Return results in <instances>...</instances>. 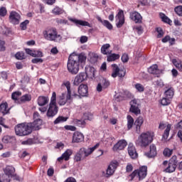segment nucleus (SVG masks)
Instances as JSON below:
<instances>
[{"mask_svg":"<svg viewBox=\"0 0 182 182\" xmlns=\"http://www.w3.org/2000/svg\"><path fill=\"white\" fill-rule=\"evenodd\" d=\"M86 63V55L83 53L79 55H70L68 58L67 68L68 72L72 75H77L79 73V67L83 66Z\"/></svg>","mask_w":182,"mask_h":182,"instance_id":"f257e3e1","label":"nucleus"},{"mask_svg":"<svg viewBox=\"0 0 182 182\" xmlns=\"http://www.w3.org/2000/svg\"><path fill=\"white\" fill-rule=\"evenodd\" d=\"M41 124V121L36 124H31L30 122H23L18 124L15 127V133L16 136H28L32 132H36Z\"/></svg>","mask_w":182,"mask_h":182,"instance_id":"f03ea898","label":"nucleus"},{"mask_svg":"<svg viewBox=\"0 0 182 182\" xmlns=\"http://www.w3.org/2000/svg\"><path fill=\"white\" fill-rule=\"evenodd\" d=\"M154 140V132H146L141 133L136 141V146L142 149L149 146Z\"/></svg>","mask_w":182,"mask_h":182,"instance_id":"7ed1b4c3","label":"nucleus"},{"mask_svg":"<svg viewBox=\"0 0 182 182\" xmlns=\"http://www.w3.org/2000/svg\"><path fill=\"white\" fill-rule=\"evenodd\" d=\"M43 35L46 41L51 42H60L62 41V36L58 33L55 28H47L43 32Z\"/></svg>","mask_w":182,"mask_h":182,"instance_id":"20e7f679","label":"nucleus"},{"mask_svg":"<svg viewBox=\"0 0 182 182\" xmlns=\"http://www.w3.org/2000/svg\"><path fill=\"white\" fill-rule=\"evenodd\" d=\"M64 85L67 88V92H63L60 96H58V105H60V106H65L68 102H70V100H72L70 82L68 81L64 83Z\"/></svg>","mask_w":182,"mask_h":182,"instance_id":"39448f33","label":"nucleus"},{"mask_svg":"<svg viewBox=\"0 0 182 182\" xmlns=\"http://www.w3.org/2000/svg\"><path fill=\"white\" fill-rule=\"evenodd\" d=\"M131 181L134 180V177H138L139 181L144 180L147 177V166H142L139 169L134 170L130 175Z\"/></svg>","mask_w":182,"mask_h":182,"instance_id":"423d86ee","label":"nucleus"},{"mask_svg":"<svg viewBox=\"0 0 182 182\" xmlns=\"http://www.w3.org/2000/svg\"><path fill=\"white\" fill-rule=\"evenodd\" d=\"M117 166H119V163L117 162V161H112L108 166L106 170V173L105 171H102V176L104 177H106L107 178H109V177L114 174V171H116Z\"/></svg>","mask_w":182,"mask_h":182,"instance_id":"0eeeda50","label":"nucleus"},{"mask_svg":"<svg viewBox=\"0 0 182 182\" xmlns=\"http://www.w3.org/2000/svg\"><path fill=\"white\" fill-rule=\"evenodd\" d=\"M129 105L131 106L129 108V112H131V113H134V114H136V116L141 114V111L140 110V104L137 100H132L129 102Z\"/></svg>","mask_w":182,"mask_h":182,"instance_id":"6e6552de","label":"nucleus"},{"mask_svg":"<svg viewBox=\"0 0 182 182\" xmlns=\"http://www.w3.org/2000/svg\"><path fill=\"white\" fill-rule=\"evenodd\" d=\"M112 77H117V76H119V77H124V76H126V71L120 70L117 64H112Z\"/></svg>","mask_w":182,"mask_h":182,"instance_id":"1a4fd4ad","label":"nucleus"},{"mask_svg":"<svg viewBox=\"0 0 182 182\" xmlns=\"http://www.w3.org/2000/svg\"><path fill=\"white\" fill-rule=\"evenodd\" d=\"M59 112V107L56 105H49L48 109L46 112V116L48 119H53Z\"/></svg>","mask_w":182,"mask_h":182,"instance_id":"9d476101","label":"nucleus"},{"mask_svg":"<svg viewBox=\"0 0 182 182\" xmlns=\"http://www.w3.org/2000/svg\"><path fill=\"white\" fill-rule=\"evenodd\" d=\"M9 20L10 23L13 25H19V22L21 21V14L16 11H11L9 16Z\"/></svg>","mask_w":182,"mask_h":182,"instance_id":"9b49d317","label":"nucleus"},{"mask_svg":"<svg viewBox=\"0 0 182 182\" xmlns=\"http://www.w3.org/2000/svg\"><path fill=\"white\" fill-rule=\"evenodd\" d=\"M4 173L8 178L4 179L3 182H11V179L9 178L14 177V176H15V168H14V166H8L6 167ZM0 182L2 181L0 180Z\"/></svg>","mask_w":182,"mask_h":182,"instance_id":"f8f14e48","label":"nucleus"},{"mask_svg":"<svg viewBox=\"0 0 182 182\" xmlns=\"http://www.w3.org/2000/svg\"><path fill=\"white\" fill-rule=\"evenodd\" d=\"M87 80V75L85 73H80L74 79L73 85L75 86H79L80 83Z\"/></svg>","mask_w":182,"mask_h":182,"instance_id":"ddd939ff","label":"nucleus"},{"mask_svg":"<svg viewBox=\"0 0 182 182\" xmlns=\"http://www.w3.org/2000/svg\"><path fill=\"white\" fill-rule=\"evenodd\" d=\"M145 156L148 157V159H154V157L157 156V147H156L154 144L149 146V151L145 153Z\"/></svg>","mask_w":182,"mask_h":182,"instance_id":"4468645a","label":"nucleus"},{"mask_svg":"<svg viewBox=\"0 0 182 182\" xmlns=\"http://www.w3.org/2000/svg\"><path fill=\"white\" fill-rule=\"evenodd\" d=\"M72 154H73V150L68 149L61 155V156L58 158V161L60 163H62L63 160H65V161H69Z\"/></svg>","mask_w":182,"mask_h":182,"instance_id":"2eb2a0df","label":"nucleus"},{"mask_svg":"<svg viewBox=\"0 0 182 182\" xmlns=\"http://www.w3.org/2000/svg\"><path fill=\"white\" fill-rule=\"evenodd\" d=\"M149 73L151 75H156V77H160V75L163 73V70L159 69V65L157 64L152 65L149 69H148Z\"/></svg>","mask_w":182,"mask_h":182,"instance_id":"dca6fc26","label":"nucleus"},{"mask_svg":"<svg viewBox=\"0 0 182 182\" xmlns=\"http://www.w3.org/2000/svg\"><path fill=\"white\" fill-rule=\"evenodd\" d=\"M85 140V136L82 132H75L73 135L72 143H82Z\"/></svg>","mask_w":182,"mask_h":182,"instance_id":"f3484780","label":"nucleus"},{"mask_svg":"<svg viewBox=\"0 0 182 182\" xmlns=\"http://www.w3.org/2000/svg\"><path fill=\"white\" fill-rule=\"evenodd\" d=\"M128 154L131 159L134 160L139 157V154H137V151L136 150V146L132 144H129L128 146Z\"/></svg>","mask_w":182,"mask_h":182,"instance_id":"a211bd4d","label":"nucleus"},{"mask_svg":"<svg viewBox=\"0 0 182 182\" xmlns=\"http://www.w3.org/2000/svg\"><path fill=\"white\" fill-rule=\"evenodd\" d=\"M129 18L132 21H134L135 23H141V21L143 19L141 15L137 11L131 12L129 14Z\"/></svg>","mask_w":182,"mask_h":182,"instance_id":"6ab92c4d","label":"nucleus"},{"mask_svg":"<svg viewBox=\"0 0 182 182\" xmlns=\"http://www.w3.org/2000/svg\"><path fill=\"white\" fill-rule=\"evenodd\" d=\"M116 18L119 20L118 23H116L117 28H122L124 25V13L123 10L119 11Z\"/></svg>","mask_w":182,"mask_h":182,"instance_id":"aec40b11","label":"nucleus"},{"mask_svg":"<svg viewBox=\"0 0 182 182\" xmlns=\"http://www.w3.org/2000/svg\"><path fill=\"white\" fill-rule=\"evenodd\" d=\"M127 146V141L122 139L119 140L116 144L114 145L112 150L113 151H119V150H124V149Z\"/></svg>","mask_w":182,"mask_h":182,"instance_id":"412c9836","label":"nucleus"},{"mask_svg":"<svg viewBox=\"0 0 182 182\" xmlns=\"http://www.w3.org/2000/svg\"><path fill=\"white\" fill-rule=\"evenodd\" d=\"M78 93L80 96H82V97L87 96L89 93V87H87V85L81 84L78 87Z\"/></svg>","mask_w":182,"mask_h":182,"instance_id":"4be33fe9","label":"nucleus"},{"mask_svg":"<svg viewBox=\"0 0 182 182\" xmlns=\"http://www.w3.org/2000/svg\"><path fill=\"white\" fill-rule=\"evenodd\" d=\"M69 21L73 23H75L77 26L80 25L81 26H88L89 28L91 27L90 23L86 21L77 20L76 18H69Z\"/></svg>","mask_w":182,"mask_h":182,"instance_id":"5701e85b","label":"nucleus"},{"mask_svg":"<svg viewBox=\"0 0 182 182\" xmlns=\"http://www.w3.org/2000/svg\"><path fill=\"white\" fill-rule=\"evenodd\" d=\"M1 141L4 144H12L16 141V138L14 136L4 135L2 137Z\"/></svg>","mask_w":182,"mask_h":182,"instance_id":"b1692460","label":"nucleus"},{"mask_svg":"<svg viewBox=\"0 0 182 182\" xmlns=\"http://www.w3.org/2000/svg\"><path fill=\"white\" fill-rule=\"evenodd\" d=\"M144 122V119H143L142 117H139L135 120L134 124L136 126V132L138 134H140L141 126Z\"/></svg>","mask_w":182,"mask_h":182,"instance_id":"393cba45","label":"nucleus"},{"mask_svg":"<svg viewBox=\"0 0 182 182\" xmlns=\"http://www.w3.org/2000/svg\"><path fill=\"white\" fill-rule=\"evenodd\" d=\"M85 73L87 75V77H90L91 79H93V77H95V68L87 65L85 67Z\"/></svg>","mask_w":182,"mask_h":182,"instance_id":"a878e982","label":"nucleus"},{"mask_svg":"<svg viewBox=\"0 0 182 182\" xmlns=\"http://www.w3.org/2000/svg\"><path fill=\"white\" fill-rule=\"evenodd\" d=\"M38 106H46L49 103V97L46 96H39L37 100Z\"/></svg>","mask_w":182,"mask_h":182,"instance_id":"bb28decb","label":"nucleus"},{"mask_svg":"<svg viewBox=\"0 0 182 182\" xmlns=\"http://www.w3.org/2000/svg\"><path fill=\"white\" fill-rule=\"evenodd\" d=\"M39 117H40L39 112H35L33 113L34 122H30L33 124H38V123H39V121H40L41 122H40V124L38 125V130H39L41 129V126H42V123H43L42 119H41Z\"/></svg>","mask_w":182,"mask_h":182,"instance_id":"cd10ccee","label":"nucleus"},{"mask_svg":"<svg viewBox=\"0 0 182 182\" xmlns=\"http://www.w3.org/2000/svg\"><path fill=\"white\" fill-rule=\"evenodd\" d=\"M0 113L5 116L9 113V108H8V102H2L0 104Z\"/></svg>","mask_w":182,"mask_h":182,"instance_id":"c85d7f7f","label":"nucleus"},{"mask_svg":"<svg viewBox=\"0 0 182 182\" xmlns=\"http://www.w3.org/2000/svg\"><path fill=\"white\" fill-rule=\"evenodd\" d=\"M97 19L99 22H100L103 25V26H105L107 29H109V31H112V29H113V25H112V23L109 22V21L102 20V18L99 16L97 18Z\"/></svg>","mask_w":182,"mask_h":182,"instance_id":"c756f323","label":"nucleus"},{"mask_svg":"<svg viewBox=\"0 0 182 182\" xmlns=\"http://www.w3.org/2000/svg\"><path fill=\"white\" fill-rule=\"evenodd\" d=\"M109 48H110V44H109V43L104 44L101 47L102 54V55H110L112 53V50H109Z\"/></svg>","mask_w":182,"mask_h":182,"instance_id":"7c9ffc66","label":"nucleus"},{"mask_svg":"<svg viewBox=\"0 0 182 182\" xmlns=\"http://www.w3.org/2000/svg\"><path fill=\"white\" fill-rule=\"evenodd\" d=\"M165 97H167V99H173V97L174 96V88L173 87H171L167 89V90L164 92Z\"/></svg>","mask_w":182,"mask_h":182,"instance_id":"2f4dec72","label":"nucleus"},{"mask_svg":"<svg viewBox=\"0 0 182 182\" xmlns=\"http://www.w3.org/2000/svg\"><path fill=\"white\" fill-rule=\"evenodd\" d=\"M107 58V62H114V60H117V59H120V55L116 53H110Z\"/></svg>","mask_w":182,"mask_h":182,"instance_id":"473e14b6","label":"nucleus"},{"mask_svg":"<svg viewBox=\"0 0 182 182\" xmlns=\"http://www.w3.org/2000/svg\"><path fill=\"white\" fill-rule=\"evenodd\" d=\"M170 130H171V124H168L162 136L164 140H167V139H168V136H170Z\"/></svg>","mask_w":182,"mask_h":182,"instance_id":"72a5a7b5","label":"nucleus"},{"mask_svg":"<svg viewBox=\"0 0 182 182\" xmlns=\"http://www.w3.org/2000/svg\"><path fill=\"white\" fill-rule=\"evenodd\" d=\"M68 119H69L68 117L59 116L55 119L53 123L54 124H59V123H65V122L68 121Z\"/></svg>","mask_w":182,"mask_h":182,"instance_id":"f704fd0d","label":"nucleus"},{"mask_svg":"<svg viewBox=\"0 0 182 182\" xmlns=\"http://www.w3.org/2000/svg\"><path fill=\"white\" fill-rule=\"evenodd\" d=\"M176 168H177V165L169 162L168 167L166 168V173H174Z\"/></svg>","mask_w":182,"mask_h":182,"instance_id":"c9c22d12","label":"nucleus"},{"mask_svg":"<svg viewBox=\"0 0 182 182\" xmlns=\"http://www.w3.org/2000/svg\"><path fill=\"white\" fill-rule=\"evenodd\" d=\"M173 65L179 70V72H182V62L177 60L176 59H173L172 60Z\"/></svg>","mask_w":182,"mask_h":182,"instance_id":"e433bc0d","label":"nucleus"},{"mask_svg":"<svg viewBox=\"0 0 182 182\" xmlns=\"http://www.w3.org/2000/svg\"><path fill=\"white\" fill-rule=\"evenodd\" d=\"M127 129L128 130H130V129L133 127V124H134V119L130 115H128L127 117Z\"/></svg>","mask_w":182,"mask_h":182,"instance_id":"4c0bfd02","label":"nucleus"},{"mask_svg":"<svg viewBox=\"0 0 182 182\" xmlns=\"http://www.w3.org/2000/svg\"><path fill=\"white\" fill-rule=\"evenodd\" d=\"M21 103H25L26 102H31L32 100V96L29 94H26L23 95L20 99Z\"/></svg>","mask_w":182,"mask_h":182,"instance_id":"58836bf2","label":"nucleus"},{"mask_svg":"<svg viewBox=\"0 0 182 182\" xmlns=\"http://www.w3.org/2000/svg\"><path fill=\"white\" fill-rule=\"evenodd\" d=\"M15 58L18 60H23V59H26V55H25V53L23 52H18L16 53Z\"/></svg>","mask_w":182,"mask_h":182,"instance_id":"ea45409f","label":"nucleus"},{"mask_svg":"<svg viewBox=\"0 0 182 182\" xmlns=\"http://www.w3.org/2000/svg\"><path fill=\"white\" fill-rule=\"evenodd\" d=\"M52 14H53L54 15H62V14H63V11L59 6H55L52 10Z\"/></svg>","mask_w":182,"mask_h":182,"instance_id":"a19ab883","label":"nucleus"},{"mask_svg":"<svg viewBox=\"0 0 182 182\" xmlns=\"http://www.w3.org/2000/svg\"><path fill=\"white\" fill-rule=\"evenodd\" d=\"M163 154L165 157H171L173 154V149H170L168 148H166L164 150Z\"/></svg>","mask_w":182,"mask_h":182,"instance_id":"79ce46f5","label":"nucleus"},{"mask_svg":"<svg viewBox=\"0 0 182 182\" xmlns=\"http://www.w3.org/2000/svg\"><path fill=\"white\" fill-rule=\"evenodd\" d=\"M171 103V100H170V98H167L166 97H163L161 100V105L162 106H168Z\"/></svg>","mask_w":182,"mask_h":182,"instance_id":"37998d69","label":"nucleus"},{"mask_svg":"<svg viewBox=\"0 0 182 182\" xmlns=\"http://www.w3.org/2000/svg\"><path fill=\"white\" fill-rule=\"evenodd\" d=\"M75 123L78 127H85L86 126V122L83 119H75Z\"/></svg>","mask_w":182,"mask_h":182,"instance_id":"c03bdc74","label":"nucleus"},{"mask_svg":"<svg viewBox=\"0 0 182 182\" xmlns=\"http://www.w3.org/2000/svg\"><path fill=\"white\" fill-rule=\"evenodd\" d=\"M156 32L158 33L157 38L160 39V38H163L164 36V31L161 27H157L156 28Z\"/></svg>","mask_w":182,"mask_h":182,"instance_id":"a18cd8bd","label":"nucleus"},{"mask_svg":"<svg viewBox=\"0 0 182 182\" xmlns=\"http://www.w3.org/2000/svg\"><path fill=\"white\" fill-rule=\"evenodd\" d=\"M6 43L5 41L0 38V52H5L6 50Z\"/></svg>","mask_w":182,"mask_h":182,"instance_id":"49530a36","label":"nucleus"},{"mask_svg":"<svg viewBox=\"0 0 182 182\" xmlns=\"http://www.w3.org/2000/svg\"><path fill=\"white\" fill-rule=\"evenodd\" d=\"M101 85H102L103 89H107V87L110 86V82L103 78L102 80H101Z\"/></svg>","mask_w":182,"mask_h":182,"instance_id":"de8ad7c7","label":"nucleus"},{"mask_svg":"<svg viewBox=\"0 0 182 182\" xmlns=\"http://www.w3.org/2000/svg\"><path fill=\"white\" fill-rule=\"evenodd\" d=\"M28 25H29V20H26L21 23L20 28H21V31H26Z\"/></svg>","mask_w":182,"mask_h":182,"instance_id":"09e8293b","label":"nucleus"},{"mask_svg":"<svg viewBox=\"0 0 182 182\" xmlns=\"http://www.w3.org/2000/svg\"><path fill=\"white\" fill-rule=\"evenodd\" d=\"M161 18L163 22H164L165 23H168V24L171 23V20L170 18H168V17H167V16H166V14H161Z\"/></svg>","mask_w":182,"mask_h":182,"instance_id":"8fccbe9b","label":"nucleus"},{"mask_svg":"<svg viewBox=\"0 0 182 182\" xmlns=\"http://www.w3.org/2000/svg\"><path fill=\"white\" fill-rule=\"evenodd\" d=\"M71 91V100L70 102H73V99H77V97L80 98V95H77V93L74 90H70Z\"/></svg>","mask_w":182,"mask_h":182,"instance_id":"3c124183","label":"nucleus"},{"mask_svg":"<svg viewBox=\"0 0 182 182\" xmlns=\"http://www.w3.org/2000/svg\"><path fill=\"white\" fill-rule=\"evenodd\" d=\"M21 95H22L21 92H14L11 94V99L13 100H18V98L19 97V96H21Z\"/></svg>","mask_w":182,"mask_h":182,"instance_id":"603ef678","label":"nucleus"},{"mask_svg":"<svg viewBox=\"0 0 182 182\" xmlns=\"http://www.w3.org/2000/svg\"><path fill=\"white\" fill-rule=\"evenodd\" d=\"M174 11L178 16H182V6H178L175 7Z\"/></svg>","mask_w":182,"mask_h":182,"instance_id":"864d4df0","label":"nucleus"},{"mask_svg":"<svg viewBox=\"0 0 182 182\" xmlns=\"http://www.w3.org/2000/svg\"><path fill=\"white\" fill-rule=\"evenodd\" d=\"M49 105H56V92H53Z\"/></svg>","mask_w":182,"mask_h":182,"instance_id":"5fc2aeb1","label":"nucleus"},{"mask_svg":"<svg viewBox=\"0 0 182 182\" xmlns=\"http://www.w3.org/2000/svg\"><path fill=\"white\" fill-rule=\"evenodd\" d=\"M135 88L136 89V90H138V92H144V87L140 83H136L135 85Z\"/></svg>","mask_w":182,"mask_h":182,"instance_id":"6e6d98bb","label":"nucleus"},{"mask_svg":"<svg viewBox=\"0 0 182 182\" xmlns=\"http://www.w3.org/2000/svg\"><path fill=\"white\" fill-rule=\"evenodd\" d=\"M33 58H43V53L39 50H34Z\"/></svg>","mask_w":182,"mask_h":182,"instance_id":"4d7b16f0","label":"nucleus"},{"mask_svg":"<svg viewBox=\"0 0 182 182\" xmlns=\"http://www.w3.org/2000/svg\"><path fill=\"white\" fill-rule=\"evenodd\" d=\"M169 163H171V164H175V166H177L178 163V161L177 160V156H173L171 159L169 160Z\"/></svg>","mask_w":182,"mask_h":182,"instance_id":"13d9d810","label":"nucleus"},{"mask_svg":"<svg viewBox=\"0 0 182 182\" xmlns=\"http://www.w3.org/2000/svg\"><path fill=\"white\" fill-rule=\"evenodd\" d=\"M6 14H8V11L6 7L0 8V16H6Z\"/></svg>","mask_w":182,"mask_h":182,"instance_id":"bf43d9fd","label":"nucleus"},{"mask_svg":"<svg viewBox=\"0 0 182 182\" xmlns=\"http://www.w3.org/2000/svg\"><path fill=\"white\" fill-rule=\"evenodd\" d=\"M121 60L123 63H127V62H129V55L124 53L121 57Z\"/></svg>","mask_w":182,"mask_h":182,"instance_id":"052dcab7","label":"nucleus"},{"mask_svg":"<svg viewBox=\"0 0 182 182\" xmlns=\"http://www.w3.org/2000/svg\"><path fill=\"white\" fill-rule=\"evenodd\" d=\"M156 86H158V87H163L164 86V82H163V80L159 79L155 81Z\"/></svg>","mask_w":182,"mask_h":182,"instance_id":"680f3d73","label":"nucleus"},{"mask_svg":"<svg viewBox=\"0 0 182 182\" xmlns=\"http://www.w3.org/2000/svg\"><path fill=\"white\" fill-rule=\"evenodd\" d=\"M65 130H70V132H76V127L72 125H65L64 127Z\"/></svg>","mask_w":182,"mask_h":182,"instance_id":"e2e57ef3","label":"nucleus"},{"mask_svg":"<svg viewBox=\"0 0 182 182\" xmlns=\"http://www.w3.org/2000/svg\"><path fill=\"white\" fill-rule=\"evenodd\" d=\"M33 143V139H28L26 141H23L21 142V144L31 146V145H32Z\"/></svg>","mask_w":182,"mask_h":182,"instance_id":"0e129e2a","label":"nucleus"},{"mask_svg":"<svg viewBox=\"0 0 182 182\" xmlns=\"http://www.w3.org/2000/svg\"><path fill=\"white\" fill-rule=\"evenodd\" d=\"M134 29L136 31L138 35L143 33V27L141 26H135Z\"/></svg>","mask_w":182,"mask_h":182,"instance_id":"69168bd1","label":"nucleus"},{"mask_svg":"<svg viewBox=\"0 0 182 182\" xmlns=\"http://www.w3.org/2000/svg\"><path fill=\"white\" fill-rule=\"evenodd\" d=\"M77 154H78L82 159H85V148H81Z\"/></svg>","mask_w":182,"mask_h":182,"instance_id":"338daca9","label":"nucleus"},{"mask_svg":"<svg viewBox=\"0 0 182 182\" xmlns=\"http://www.w3.org/2000/svg\"><path fill=\"white\" fill-rule=\"evenodd\" d=\"M65 182H77L76 179L73 177H68Z\"/></svg>","mask_w":182,"mask_h":182,"instance_id":"774afa93","label":"nucleus"}]
</instances>
